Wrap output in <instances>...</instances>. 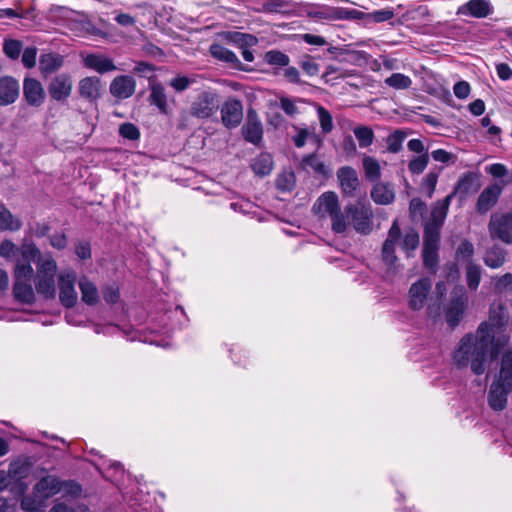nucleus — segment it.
Returning a JSON list of instances; mask_svg holds the SVG:
<instances>
[{"instance_id":"obj_1","label":"nucleus","mask_w":512,"mask_h":512,"mask_svg":"<svg viewBox=\"0 0 512 512\" xmlns=\"http://www.w3.org/2000/svg\"><path fill=\"white\" fill-rule=\"evenodd\" d=\"M312 210L319 218L329 219L335 234L348 235L354 231L367 236L374 229V212L371 204L366 201L349 203L342 209L338 195L327 191L317 198Z\"/></svg>"},{"instance_id":"obj_2","label":"nucleus","mask_w":512,"mask_h":512,"mask_svg":"<svg viewBox=\"0 0 512 512\" xmlns=\"http://www.w3.org/2000/svg\"><path fill=\"white\" fill-rule=\"evenodd\" d=\"M492 344L477 331L465 334L452 352L453 364L458 369L470 368L475 375L484 374L492 359Z\"/></svg>"},{"instance_id":"obj_3","label":"nucleus","mask_w":512,"mask_h":512,"mask_svg":"<svg viewBox=\"0 0 512 512\" xmlns=\"http://www.w3.org/2000/svg\"><path fill=\"white\" fill-rule=\"evenodd\" d=\"M452 199L453 194H449L444 199L437 201L424 225L423 264L431 271H434L439 264L440 230L447 217Z\"/></svg>"},{"instance_id":"obj_4","label":"nucleus","mask_w":512,"mask_h":512,"mask_svg":"<svg viewBox=\"0 0 512 512\" xmlns=\"http://www.w3.org/2000/svg\"><path fill=\"white\" fill-rule=\"evenodd\" d=\"M511 327L510 315L507 308L501 302H494L489 308L486 321L479 324L476 331L488 338L497 347H504L510 341L508 330Z\"/></svg>"},{"instance_id":"obj_5","label":"nucleus","mask_w":512,"mask_h":512,"mask_svg":"<svg viewBox=\"0 0 512 512\" xmlns=\"http://www.w3.org/2000/svg\"><path fill=\"white\" fill-rule=\"evenodd\" d=\"M34 262L37 264V273L34 274V286L37 292L46 299L54 298L56 294V261L50 254H42L34 246Z\"/></svg>"},{"instance_id":"obj_6","label":"nucleus","mask_w":512,"mask_h":512,"mask_svg":"<svg viewBox=\"0 0 512 512\" xmlns=\"http://www.w3.org/2000/svg\"><path fill=\"white\" fill-rule=\"evenodd\" d=\"M220 107L219 94L213 89L199 92L189 107V115L197 119H209L214 116Z\"/></svg>"},{"instance_id":"obj_7","label":"nucleus","mask_w":512,"mask_h":512,"mask_svg":"<svg viewBox=\"0 0 512 512\" xmlns=\"http://www.w3.org/2000/svg\"><path fill=\"white\" fill-rule=\"evenodd\" d=\"M298 7L301 8V13L305 14L309 18L318 20H343L350 18L353 11H349L342 7H333L328 5L310 4V3H298Z\"/></svg>"},{"instance_id":"obj_8","label":"nucleus","mask_w":512,"mask_h":512,"mask_svg":"<svg viewBox=\"0 0 512 512\" xmlns=\"http://www.w3.org/2000/svg\"><path fill=\"white\" fill-rule=\"evenodd\" d=\"M488 232L492 240L512 244V213H494L488 223Z\"/></svg>"},{"instance_id":"obj_9","label":"nucleus","mask_w":512,"mask_h":512,"mask_svg":"<svg viewBox=\"0 0 512 512\" xmlns=\"http://www.w3.org/2000/svg\"><path fill=\"white\" fill-rule=\"evenodd\" d=\"M401 238V230L398 224V220H394L389 231L386 240L382 246V260L387 266L388 272L395 273L398 270L397 265V256L396 252V244L399 242Z\"/></svg>"},{"instance_id":"obj_10","label":"nucleus","mask_w":512,"mask_h":512,"mask_svg":"<svg viewBox=\"0 0 512 512\" xmlns=\"http://www.w3.org/2000/svg\"><path fill=\"white\" fill-rule=\"evenodd\" d=\"M32 276V266L25 264H19L14 269L15 283L13 285V295L16 300L23 303H32V286L25 283V280H29Z\"/></svg>"},{"instance_id":"obj_11","label":"nucleus","mask_w":512,"mask_h":512,"mask_svg":"<svg viewBox=\"0 0 512 512\" xmlns=\"http://www.w3.org/2000/svg\"><path fill=\"white\" fill-rule=\"evenodd\" d=\"M76 280V272L72 269L62 271L58 276L59 300L66 308H72L77 303Z\"/></svg>"},{"instance_id":"obj_12","label":"nucleus","mask_w":512,"mask_h":512,"mask_svg":"<svg viewBox=\"0 0 512 512\" xmlns=\"http://www.w3.org/2000/svg\"><path fill=\"white\" fill-rule=\"evenodd\" d=\"M0 256L9 261L15 262V268L19 264L28 265L32 263V243H24L21 248L17 247L12 241L6 239L0 244Z\"/></svg>"},{"instance_id":"obj_13","label":"nucleus","mask_w":512,"mask_h":512,"mask_svg":"<svg viewBox=\"0 0 512 512\" xmlns=\"http://www.w3.org/2000/svg\"><path fill=\"white\" fill-rule=\"evenodd\" d=\"M511 182L512 179L500 180V182H495L488 185L478 196L476 202L477 212L480 214L487 213L497 203L500 195L502 194L504 186L510 184Z\"/></svg>"},{"instance_id":"obj_14","label":"nucleus","mask_w":512,"mask_h":512,"mask_svg":"<svg viewBox=\"0 0 512 512\" xmlns=\"http://www.w3.org/2000/svg\"><path fill=\"white\" fill-rule=\"evenodd\" d=\"M432 282L429 278H421L413 283L408 292V306L413 311H419L426 305L431 292Z\"/></svg>"},{"instance_id":"obj_15","label":"nucleus","mask_w":512,"mask_h":512,"mask_svg":"<svg viewBox=\"0 0 512 512\" xmlns=\"http://www.w3.org/2000/svg\"><path fill=\"white\" fill-rule=\"evenodd\" d=\"M243 138L255 145L259 146L263 141V125L257 114L253 109H249L246 116V121L241 128Z\"/></svg>"},{"instance_id":"obj_16","label":"nucleus","mask_w":512,"mask_h":512,"mask_svg":"<svg viewBox=\"0 0 512 512\" xmlns=\"http://www.w3.org/2000/svg\"><path fill=\"white\" fill-rule=\"evenodd\" d=\"M243 119V104L239 99L229 98L221 107V120L222 124L228 128L233 129L240 125Z\"/></svg>"},{"instance_id":"obj_17","label":"nucleus","mask_w":512,"mask_h":512,"mask_svg":"<svg viewBox=\"0 0 512 512\" xmlns=\"http://www.w3.org/2000/svg\"><path fill=\"white\" fill-rule=\"evenodd\" d=\"M341 192L346 197H355L360 181L357 172L350 166H343L337 171Z\"/></svg>"},{"instance_id":"obj_18","label":"nucleus","mask_w":512,"mask_h":512,"mask_svg":"<svg viewBox=\"0 0 512 512\" xmlns=\"http://www.w3.org/2000/svg\"><path fill=\"white\" fill-rule=\"evenodd\" d=\"M110 93L117 99L130 98L136 90V81L132 76L120 75L116 76L110 83Z\"/></svg>"},{"instance_id":"obj_19","label":"nucleus","mask_w":512,"mask_h":512,"mask_svg":"<svg viewBox=\"0 0 512 512\" xmlns=\"http://www.w3.org/2000/svg\"><path fill=\"white\" fill-rule=\"evenodd\" d=\"M72 87L71 77L67 74H60L51 80L48 92L53 100L64 101L71 95Z\"/></svg>"},{"instance_id":"obj_20","label":"nucleus","mask_w":512,"mask_h":512,"mask_svg":"<svg viewBox=\"0 0 512 512\" xmlns=\"http://www.w3.org/2000/svg\"><path fill=\"white\" fill-rule=\"evenodd\" d=\"M492 12L493 8L488 0H469L458 7L456 14L474 18H486Z\"/></svg>"},{"instance_id":"obj_21","label":"nucleus","mask_w":512,"mask_h":512,"mask_svg":"<svg viewBox=\"0 0 512 512\" xmlns=\"http://www.w3.org/2000/svg\"><path fill=\"white\" fill-rule=\"evenodd\" d=\"M512 390L498 380L494 381L488 392V404L494 411H502L507 405L508 393Z\"/></svg>"},{"instance_id":"obj_22","label":"nucleus","mask_w":512,"mask_h":512,"mask_svg":"<svg viewBox=\"0 0 512 512\" xmlns=\"http://www.w3.org/2000/svg\"><path fill=\"white\" fill-rule=\"evenodd\" d=\"M20 94V86L16 79L11 76L0 78V106H7L14 103Z\"/></svg>"},{"instance_id":"obj_23","label":"nucleus","mask_w":512,"mask_h":512,"mask_svg":"<svg viewBox=\"0 0 512 512\" xmlns=\"http://www.w3.org/2000/svg\"><path fill=\"white\" fill-rule=\"evenodd\" d=\"M101 90V80L96 76L85 77L79 81V94L89 102H96L101 97Z\"/></svg>"},{"instance_id":"obj_24","label":"nucleus","mask_w":512,"mask_h":512,"mask_svg":"<svg viewBox=\"0 0 512 512\" xmlns=\"http://www.w3.org/2000/svg\"><path fill=\"white\" fill-rule=\"evenodd\" d=\"M86 68L92 69L99 74H105L117 70L113 60L101 54H88L83 60Z\"/></svg>"},{"instance_id":"obj_25","label":"nucleus","mask_w":512,"mask_h":512,"mask_svg":"<svg viewBox=\"0 0 512 512\" xmlns=\"http://www.w3.org/2000/svg\"><path fill=\"white\" fill-rule=\"evenodd\" d=\"M467 300L465 297L460 296L452 299L445 311V319L450 328L457 327L464 314Z\"/></svg>"},{"instance_id":"obj_26","label":"nucleus","mask_w":512,"mask_h":512,"mask_svg":"<svg viewBox=\"0 0 512 512\" xmlns=\"http://www.w3.org/2000/svg\"><path fill=\"white\" fill-rule=\"evenodd\" d=\"M506 257L507 250L499 244H493L491 247L486 249L483 261L487 267L491 269H498L504 265Z\"/></svg>"},{"instance_id":"obj_27","label":"nucleus","mask_w":512,"mask_h":512,"mask_svg":"<svg viewBox=\"0 0 512 512\" xmlns=\"http://www.w3.org/2000/svg\"><path fill=\"white\" fill-rule=\"evenodd\" d=\"M298 3L292 0H266L262 9L266 13H278L283 15L295 14Z\"/></svg>"},{"instance_id":"obj_28","label":"nucleus","mask_w":512,"mask_h":512,"mask_svg":"<svg viewBox=\"0 0 512 512\" xmlns=\"http://www.w3.org/2000/svg\"><path fill=\"white\" fill-rule=\"evenodd\" d=\"M210 53L211 55L222 62H226L232 65L233 68H236L238 70L246 71V69L243 67L241 61L238 59L236 54L227 49L226 47L220 45V44H212L210 46Z\"/></svg>"},{"instance_id":"obj_29","label":"nucleus","mask_w":512,"mask_h":512,"mask_svg":"<svg viewBox=\"0 0 512 512\" xmlns=\"http://www.w3.org/2000/svg\"><path fill=\"white\" fill-rule=\"evenodd\" d=\"M149 102L155 105L161 113H169L166 90L161 83L150 84Z\"/></svg>"},{"instance_id":"obj_30","label":"nucleus","mask_w":512,"mask_h":512,"mask_svg":"<svg viewBox=\"0 0 512 512\" xmlns=\"http://www.w3.org/2000/svg\"><path fill=\"white\" fill-rule=\"evenodd\" d=\"M372 200L379 205H388L394 201L395 192L389 183L379 182L371 190Z\"/></svg>"},{"instance_id":"obj_31","label":"nucleus","mask_w":512,"mask_h":512,"mask_svg":"<svg viewBox=\"0 0 512 512\" xmlns=\"http://www.w3.org/2000/svg\"><path fill=\"white\" fill-rule=\"evenodd\" d=\"M59 482L60 479L56 476L48 475L37 482L34 486V490L45 498L52 497L61 491Z\"/></svg>"},{"instance_id":"obj_32","label":"nucleus","mask_w":512,"mask_h":512,"mask_svg":"<svg viewBox=\"0 0 512 512\" xmlns=\"http://www.w3.org/2000/svg\"><path fill=\"white\" fill-rule=\"evenodd\" d=\"M8 488L16 498L21 499V507L24 512H32V496L25 495L28 485L23 480H11Z\"/></svg>"},{"instance_id":"obj_33","label":"nucleus","mask_w":512,"mask_h":512,"mask_svg":"<svg viewBox=\"0 0 512 512\" xmlns=\"http://www.w3.org/2000/svg\"><path fill=\"white\" fill-rule=\"evenodd\" d=\"M79 288L81 291L82 301L90 306L97 304L99 300L98 289L96 285L86 276H82L79 280Z\"/></svg>"},{"instance_id":"obj_34","label":"nucleus","mask_w":512,"mask_h":512,"mask_svg":"<svg viewBox=\"0 0 512 512\" xmlns=\"http://www.w3.org/2000/svg\"><path fill=\"white\" fill-rule=\"evenodd\" d=\"M224 38L239 48H249L258 44V38L249 33H242L238 31H228L224 33Z\"/></svg>"},{"instance_id":"obj_35","label":"nucleus","mask_w":512,"mask_h":512,"mask_svg":"<svg viewBox=\"0 0 512 512\" xmlns=\"http://www.w3.org/2000/svg\"><path fill=\"white\" fill-rule=\"evenodd\" d=\"M251 169L255 175L264 177L273 170V158L269 153H261L251 162Z\"/></svg>"},{"instance_id":"obj_36","label":"nucleus","mask_w":512,"mask_h":512,"mask_svg":"<svg viewBox=\"0 0 512 512\" xmlns=\"http://www.w3.org/2000/svg\"><path fill=\"white\" fill-rule=\"evenodd\" d=\"M31 466L32 462L30 457L24 460L17 459L10 463L8 473L12 480H23L28 476Z\"/></svg>"},{"instance_id":"obj_37","label":"nucleus","mask_w":512,"mask_h":512,"mask_svg":"<svg viewBox=\"0 0 512 512\" xmlns=\"http://www.w3.org/2000/svg\"><path fill=\"white\" fill-rule=\"evenodd\" d=\"M497 380L506 387L512 388V350H508L503 354Z\"/></svg>"},{"instance_id":"obj_38","label":"nucleus","mask_w":512,"mask_h":512,"mask_svg":"<svg viewBox=\"0 0 512 512\" xmlns=\"http://www.w3.org/2000/svg\"><path fill=\"white\" fill-rule=\"evenodd\" d=\"M199 75L197 74H177L172 79H170L168 85L175 90L177 93H182L186 91L190 86L196 84L199 79Z\"/></svg>"},{"instance_id":"obj_39","label":"nucleus","mask_w":512,"mask_h":512,"mask_svg":"<svg viewBox=\"0 0 512 512\" xmlns=\"http://www.w3.org/2000/svg\"><path fill=\"white\" fill-rule=\"evenodd\" d=\"M40 69L43 73L55 72L63 65V56L55 53L43 54L39 59Z\"/></svg>"},{"instance_id":"obj_40","label":"nucleus","mask_w":512,"mask_h":512,"mask_svg":"<svg viewBox=\"0 0 512 512\" xmlns=\"http://www.w3.org/2000/svg\"><path fill=\"white\" fill-rule=\"evenodd\" d=\"M477 176L473 173L464 174L457 182L456 189L451 194L453 196L458 192L464 195L477 191Z\"/></svg>"},{"instance_id":"obj_41","label":"nucleus","mask_w":512,"mask_h":512,"mask_svg":"<svg viewBox=\"0 0 512 512\" xmlns=\"http://www.w3.org/2000/svg\"><path fill=\"white\" fill-rule=\"evenodd\" d=\"M21 222L14 219L12 213L2 204H0V231H16L20 229Z\"/></svg>"},{"instance_id":"obj_42","label":"nucleus","mask_w":512,"mask_h":512,"mask_svg":"<svg viewBox=\"0 0 512 512\" xmlns=\"http://www.w3.org/2000/svg\"><path fill=\"white\" fill-rule=\"evenodd\" d=\"M482 268L475 262L466 265V281L470 290H477L481 281Z\"/></svg>"},{"instance_id":"obj_43","label":"nucleus","mask_w":512,"mask_h":512,"mask_svg":"<svg viewBox=\"0 0 512 512\" xmlns=\"http://www.w3.org/2000/svg\"><path fill=\"white\" fill-rule=\"evenodd\" d=\"M363 169L366 178L370 181H376L381 176L380 164L375 158L371 156H365L363 158Z\"/></svg>"},{"instance_id":"obj_44","label":"nucleus","mask_w":512,"mask_h":512,"mask_svg":"<svg viewBox=\"0 0 512 512\" xmlns=\"http://www.w3.org/2000/svg\"><path fill=\"white\" fill-rule=\"evenodd\" d=\"M353 132L361 148H366L372 145L375 135L370 127L357 126L354 128Z\"/></svg>"},{"instance_id":"obj_45","label":"nucleus","mask_w":512,"mask_h":512,"mask_svg":"<svg viewBox=\"0 0 512 512\" xmlns=\"http://www.w3.org/2000/svg\"><path fill=\"white\" fill-rule=\"evenodd\" d=\"M385 84L397 90H404L412 85V80L409 76L402 73H393L385 79Z\"/></svg>"},{"instance_id":"obj_46","label":"nucleus","mask_w":512,"mask_h":512,"mask_svg":"<svg viewBox=\"0 0 512 512\" xmlns=\"http://www.w3.org/2000/svg\"><path fill=\"white\" fill-rule=\"evenodd\" d=\"M418 246L419 234L415 230L410 229L405 233L401 242V247L405 251L407 257H411L412 253L417 249Z\"/></svg>"},{"instance_id":"obj_47","label":"nucleus","mask_w":512,"mask_h":512,"mask_svg":"<svg viewBox=\"0 0 512 512\" xmlns=\"http://www.w3.org/2000/svg\"><path fill=\"white\" fill-rule=\"evenodd\" d=\"M407 137V133L403 130H396L386 139L387 149L391 153H398L402 149L403 142Z\"/></svg>"},{"instance_id":"obj_48","label":"nucleus","mask_w":512,"mask_h":512,"mask_svg":"<svg viewBox=\"0 0 512 512\" xmlns=\"http://www.w3.org/2000/svg\"><path fill=\"white\" fill-rule=\"evenodd\" d=\"M23 49V44L19 40L15 39H5L3 44V52L4 54L12 59L16 60L19 58L21 51Z\"/></svg>"},{"instance_id":"obj_49","label":"nucleus","mask_w":512,"mask_h":512,"mask_svg":"<svg viewBox=\"0 0 512 512\" xmlns=\"http://www.w3.org/2000/svg\"><path fill=\"white\" fill-rule=\"evenodd\" d=\"M295 175L293 172H283L276 179V187L283 192L291 191L295 186Z\"/></svg>"},{"instance_id":"obj_50","label":"nucleus","mask_w":512,"mask_h":512,"mask_svg":"<svg viewBox=\"0 0 512 512\" xmlns=\"http://www.w3.org/2000/svg\"><path fill=\"white\" fill-rule=\"evenodd\" d=\"M317 114L322 132L324 134L330 133L333 129V119L330 112L323 106H318Z\"/></svg>"},{"instance_id":"obj_51","label":"nucleus","mask_w":512,"mask_h":512,"mask_svg":"<svg viewBox=\"0 0 512 512\" xmlns=\"http://www.w3.org/2000/svg\"><path fill=\"white\" fill-rule=\"evenodd\" d=\"M265 61L270 65L288 66L290 59L288 55L278 50L266 52Z\"/></svg>"},{"instance_id":"obj_52","label":"nucleus","mask_w":512,"mask_h":512,"mask_svg":"<svg viewBox=\"0 0 512 512\" xmlns=\"http://www.w3.org/2000/svg\"><path fill=\"white\" fill-rule=\"evenodd\" d=\"M474 255V246L468 241H462L456 250V257L458 260L466 261L467 263L473 262L472 258Z\"/></svg>"},{"instance_id":"obj_53","label":"nucleus","mask_w":512,"mask_h":512,"mask_svg":"<svg viewBox=\"0 0 512 512\" xmlns=\"http://www.w3.org/2000/svg\"><path fill=\"white\" fill-rule=\"evenodd\" d=\"M59 485L61 486V491L64 497H78L82 492V487L80 484L73 480H60Z\"/></svg>"},{"instance_id":"obj_54","label":"nucleus","mask_w":512,"mask_h":512,"mask_svg":"<svg viewBox=\"0 0 512 512\" xmlns=\"http://www.w3.org/2000/svg\"><path fill=\"white\" fill-rule=\"evenodd\" d=\"M429 163V156L427 153L419 155L412 159L408 164V169L412 174H421Z\"/></svg>"},{"instance_id":"obj_55","label":"nucleus","mask_w":512,"mask_h":512,"mask_svg":"<svg viewBox=\"0 0 512 512\" xmlns=\"http://www.w3.org/2000/svg\"><path fill=\"white\" fill-rule=\"evenodd\" d=\"M297 102H304L302 99L293 100L289 97L282 96L279 99L280 108L285 112L286 115L294 117L299 113V109L296 105Z\"/></svg>"},{"instance_id":"obj_56","label":"nucleus","mask_w":512,"mask_h":512,"mask_svg":"<svg viewBox=\"0 0 512 512\" xmlns=\"http://www.w3.org/2000/svg\"><path fill=\"white\" fill-rule=\"evenodd\" d=\"M302 165L305 168H311L316 173H324L325 166L315 154H310L304 157L302 160Z\"/></svg>"},{"instance_id":"obj_57","label":"nucleus","mask_w":512,"mask_h":512,"mask_svg":"<svg viewBox=\"0 0 512 512\" xmlns=\"http://www.w3.org/2000/svg\"><path fill=\"white\" fill-rule=\"evenodd\" d=\"M119 134L128 140H137L140 137L139 129L132 123H123L119 127Z\"/></svg>"},{"instance_id":"obj_58","label":"nucleus","mask_w":512,"mask_h":512,"mask_svg":"<svg viewBox=\"0 0 512 512\" xmlns=\"http://www.w3.org/2000/svg\"><path fill=\"white\" fill-rule=\"evenodd\" d=\"M486 171L494 178H500L501 180H509L512 177L508 176V170L502 163H494L486 167Z\"/></svg>"},{"instance_id":"obj_59","label":"nucleus","mask_w":512,"mask_h":512,"mask_svg":"<svg viewBox=\"0 0 512 512\" xmlns=\"http://www.w3.org/2000/svg\"><path fill=\"white\" fill-rule=\"evenodd\" d=\"M49 512H89V509L84 504H79L76 507H71L64 502H56L50 508Z\"/></svg>"},{"instance_id":"obj_60","label":"nucleus","mask_w":512,"mask_h":512,"mask_svg":"<svg viewBox=\"0 0 512 512\" xmlns=\"http://www.w3.org/2000/svg\"><path fill=\"white\" fill-rule=\"evenodd\" d=\"M296 134L292 137V140L296 147L301 148L306 144L307 139L312 136V133L307 128H298L294 126Z\"/></svg>"},{"instance_id":"obj_61","label":"nucleus","mask_w":512,"mask_h":512,"mask_svg":"<svg viewBox=\"0 0 512 512\" xmlns=\"http://www.w3.org/2000/svg\"><path fill=\"white\" fill-rule=\"evenodd\" d=\"M437 178V174L430 172L422 181V188L427 192L428 197H432L435 191Z\"/></svg>"},{"instance_id":"obj_62","label":"nucleus","mask_w":512,"mask_h":512,"mask_svg":"<svg viewBox=\"0 0 512 512\" xmlns=\"http://www.w3.org/2000/svg\"><path fill=\"white\" fill-rule=\"evenodd\" d=\"M300 67L309 76H315L319 72V65L316 62H314L309 56H306L301 60Z\"/></svg>"},{"instance_id":"obj_63","label":"nucleus","mask_w":512,"mask_h":512,"mask_svg":"<svg viewBox=\"0 0 512 512\" xmlns=\"http://www.w3.org/2000/svg\"><path fill=\"white\" fill-rule=\"evenodd\" d=\"M76 255L82 259L87 260L91 258V246L87 241H79L75 246Z\"/></svg>"},{"instance_id":"obj_64","label":"nucleus","mask_w":512,"mask_h":512,"mask_svg":"<svg viewBox=\"0 0 512 512\" xmlns=\"http://www.w3.org/2000/svg\"><path fill=\"white\" fill-rule=\"evenodd\" d=\"M512 286V273H506L503 276L496 279L495 289L502 293Z\"/></svg>"}]
</instances>
